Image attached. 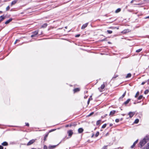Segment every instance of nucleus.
<instances>
[{
  "instance_id": "nucleus-40",
  "label": "nucleus",
  "mask_w": 149,
  "mask_h": 149,
  "mask_svg": "<svg viewBox=\"0 0 149 149\" xmlns=\"http://www.w3.org/2000/svg\"><path fill=\"white\" fill-rule=\"evenodd\" d=\"M35 35H34V34L32 35L31 36V38H33V37H35Z\"/></svg>"
},
{
  "instance_id": "nucleus-31",
  "label": "nucleus",
  "mask_w": 149,
  "mask_h": 149,
  "mask_svg": "<svg viewBox=\"0 0 149 149\" xmlns=\"http://www.w3.org/2000/svg\"><path fill=\"white\" fill-rule=\"evenodd\" d=\"M143 149H149L148 146H147L146 147H145Z\"/></svg>"
},
{
  "instance_id": "nucleus-41",
  "label": "nucleus",
  "mask_w": 149,
  "mask_h": 149,
  "mask_svg": "<svg viewBox=\"0 0 149 149\" xmlns=\"http://www.w3.org/2000/svg\"><path fill=\"white\" fill-rule=\"evenodd\" d=\"M35 35H34V34L32 35L31 36V38H33V37H35Z\"/></svg>"
},
{
  "instance_id": "nucleus-13",
  "label": "nucleus",
  "mask_w": 149,
  "mask_h": 149,
  "mask_svg": "<svg viewBox=\"0 0 149 149\" xmlns=\"http://www.w3.org/2000/svg\"><path fill=\"white\" fill-rule=\"evenodd\" d=\"M129 32V31L128 29H125L123 31L122 33H127L128 32Z\"/></svg>"
},
{
  "instance_id": "nucleus-11",
  "label": "nucleus",
  "mask_w": 149,
  "mask_h": 149,
  "mask_svg": "<svg viewBox=\"0 0 149 149\" xmlns=\"http://www.w3.org/2000/svg\"><path fill=\"white\" fill-rule=\"evenodd\" d=\"M116 111H115L113 110L111 111L110 113V115L113 116L114 114L116 112Z\"/></svg>"
},
{
  "instance_id": "nucleus-45",
  "label": "nucleus",
  "mask_w": 149,
  "mask_h": 149,
  "mask_svg": "<svg viewBox=\"0 0 149 149\" xmlns=\"http://www.w3.org/2000/svg\"><path fill=\"white\" fill-rule=\"evenodd\" d=\"M26 125L27 126H29V123H26Z\"/></svg>"
},
{
  "instance_id": "nucleus-26",
  "label": "nucleus",
  "mask_w": 149,
  "mask_h": 149,
  "mask_svg": "<svg viewBox=\"0 0 149 149\" xmlns=\"http://www.w3.org/2000/svg\"><path fill=\"white\" fill-rule=\"evenodd\" d=\"M143 97V96L142 95H140L138 98V99L139 100H141Z\"/></svg>"
},
{
  "instance_id": "nucleus-47",
  "label": "nucleus",
  "mask_w": 149,
  "mask_h": 149,
  "mask_svg": "<svg viewBox=\"0 0 149 149\" xmlns=\"http://www.w3.org/2000/svg\"><path fill=\"white\" fill-rule=\"evenodd\" d=\"M145 83V82H143L141 83V85H143Z\"/></svg>"
},
{
  "instance_id": "nucleus-18",
  "label": "nucleus",
  "mask_w": 149,
  "mask_h": 149,
  "mask_svg": "<svg viewBox=\"0 0 149 149\" xmlns=\"http://www.w3.org/2000/svg\"><path fill=\"white\" fill-rule=\"evenodd\" d=\"M121 11V9L120 8H118L115 11V13H117L119 12H120Z\"/></svg>"
},
{
  "instance_id": "nucleus-2",
  "label": "nucleus",
  "mask_w": 149,
  "mask_h": 149,
  "mask_svg": "<svg viewBox=\"0 0 149 149\" xmlns=\"http://www.w3.org/2000/svg\"><path fill=\"white\" fill-rule=\"evenodd\" d=\"M35 140L33 139L31 140H30L27 143V146H29L33 143L35 142Z\"/></svg>"
},
{
  "instance_id": "nucleus-14",
  "label": "nucleus",
  "mask_w": 149,
  "mask_h": 149,
  "mask_svg": "<svg viewBox=\"0 0 149 149\" xmlns=\"http://www.w3.org/2000/svg\"><path fill=\"white\" fill-rule=\"evenodd\" d=\"M17 0H15L11 2V6H12V5L15 4L17 2Z\"/></svg>"
},
{
  "instance_id": "nucleus-8",
  "label": "nucleus",
  "mask_w": 149,
  "mask_h": 149,
  "mask_svg": "<svg viewBox=\"0 0 149 149\" xmlns=\"http://www.w3.org/2000/svg\"><path fill=\"white\" fill-rule=\"evenodd\" d=\"M84 131V130L82 128H79L78 129V132L79 133H81Z\"/></svg>"
},
{
  "instance_id": "nucleus-34",
  "label": "nucleus",
  "mask_w": 149,
  "mask_h": 149,
  "mask_svg": "<svg viewBox=\"0 0 149 149\" xmlns=\"http://www.w3.org/2000/svg\"><path fill=\"white\" fill-rule=\"evenodd\" d=\"M47 146L45 145L44 146L43 149H47Z\"/></svg>"
},
{
  "instance_id": "nucleus-36",
  "label": "nucleus",
  "mask_w": 149,
  "mask_h": 149,
  "mask_svg": "<svg viewBox=\"0 0 149 149\" xmlns=\"http://www.w3.org/2000/svg\"><path fill=\"white\" fill-rule=\"evenodd\" d=\"M119 121V119H116V120H115L116 122L117 123Z\"/></svg>"
},
{
  "instance_id": "nucleus-17",
  "label": "nucleus",
  "mask_w": 149,
  "mask_h": 149,
  "mask_svg": "<svg viewBox=\"0 0 149 149\" xmlns=\"http://www.w3.org/2000/svg\"><path fill=\"white\" fill-rule=\"evenodd\" d=\"M130 100V99H128L126 101L124 102V104L125 105L127 104L129 102Z\"/></svg>"
},
{
  "instance_id": "nucleus-24",
  "label": "nucleus",
  "mask_w": 149,
  "mask_h": 149,
  "mask_svg": "<svg viewBox=\"0 0 149 149\" xmlns=\"http://www.w3.org/2000/svg\"><path fill=\"white\" fill-rule=\"evenodd\" d=\"M139 91H138L137 93H136L135 96V97H137V96L139 95Z\"/></svg>"
},
{
  "instance_id": "nucleus-15",
  "label": "nucleus",
  "mask_w": 149,
  "mask_h": 149,
  "mask_svg": "<svg viewBox=\"0 0 149 149\" xmlns=\"http://www.w3.org/2000/svg\"><path fill=\"white\" fill-rule=\"evenodd\" d=\"M48 135V133H47V134H46L45 135V136H44V141H46V139L47 138Z\"/></svg>"
},
{
  "instance_id": "nucleus-23",
  "label": "nucleus",
  "mask_w": 149,
  "mask_h": 149,
  "mask_svg": "<svg viewBox=\"0 0 149 149\" xmlns=\"http://www.w3.org/2000/svg\"><path fill=\"white\" fill-rule=\"evenodd\" d=\"M139 122V120L138 119H137L135 120L134 122V123H138Z\"/></svg>"
},
{
  "instance_id": "nucleus-30",
  "label": "nucleus",
  "mask_w": 149,
  "mask_h": 149,
  "mask_svg": "<svg viewBox=\"0 0 149 149\" xmlns=\"http://www.w3.org/2000/svg\"><path fill=\"white\" fill-rule=\"evenodd\" d=\"M148 90H146L145 91V92H144V93H145V94H147V93H148Z\"/></svg>"
},
{
  "instance_id": "nucleus-39",
  "label": "nucleus",
  "mask_w": 149,
  "mask_h": 149,
  "mask_svg": "<svg viewBox=\"0 0 149 149\" xmlns=\"http://www.w3.org/2000/svg\"><path fill=\"white\" fill-rule=\"evenodd\" d=\"M19 41V40H16L14 43V44H16V43L17 42V41Z\"/></svg>"
},
{
  "instance_id": "nucleus-22",
  "label": "nucleus",
  "mask_w": 149,
  "mask_h": 149,
  "mask_svg": "<svg viewBox=\"0 0 149 149\" xmlns=\"http://www.w3.org/2000/svg\"><path fill=\"white\" fill-rule=\"evenodd\" d=\"M33 33L36 36L38 33V31H35L33 32Z\"/></svg>"
},
{
  "instance_id": "nucleus-6",
  "label": "nucleus",
  "mask_w": 149,
  "mask_h": 149,
  "mask_svg": "<svg viewBox=\"0 0 149 149\" xmlns=\"http://www.w3.org/2000/svg\"><path fill=\"white\" fill-rule=\"evenodd\" d=\"M134 113L133 112H130L129 113L128 115H129L130 118H132L133 117L134 114Z\"/></svg>"
},
{
  "instance_id": "nucleus-35",
  "label": "nucleus",
  "mask_w": 149,
  "mask_h": 149,
  "mask_svg": "<svg viewBox=\"0 0 149 149\" xmlns=\"http://www.w3.org/2000/svg\"><path fill=\"white\" fill-rule=\"evenodd\" d=\"M10 9V7L9 6H7L6 8V10H8Z\"/></svg>"
},
{
  "instance_id": "nucleus-20",
  "label": "nucleus",
  "mask_w": 149,
  "mask_h": 149,
  "mask_svg": "<svg viewBox=\"0 0 149 149\" xmlns=\"http://www.w3.org/2000/svg\"><path fill=\"white\" fill-rule=\"evenodd\" d=\"M101 122V120H99L97 121L96 123V124L97 125H99Z\"/></svg>"
},
{
  "instance_id": "nucleus-9",
  "label": "nucleus",
  "mask_w": 149,
  "mask_h": 149,
  "mask_svg": "<svg viewBox=\"0 0 149 149\" xmlns=\"http://www.w3.org/2000/svg\"><path fill=\"white\" fill-rule=\"evenodd\" d=\"M5 18V17L3 16H1L0 17V23Z\"/></svg>"
},
{
  "instance_id": "nucleus-25",
  "label": "nucleus",
  "mask_w": 149,
  "mask_h": 149,
  "mask_svg": "<svg viewBox=\"0 0 149 149\" xmlns=\"http://www.w3.org/2000/svg\"><path fill=\"white\" fill-rule=\"evenodd\" d=\"M142 50V49H139L137 50L136 51V52L137 53L139 52H140Z\"/></svg>"
},
{
  "instance_id": "nucleus-48",
  "label": "nucleus",
  "mask_w": 149,
  "mask_h": 149,
  "mask_svg": "<svg viewBox=\"0 0 149 149\" xmlns=\"http://www.w3.org/2000/svg\"><path fill=\"white\" fill-rule=\"evenodd\" d=\"M105 40V39H103L102 40H100L101 41H104Z\"/></svg>"
},
{
  "instance_id": "nucleus-49",
  "label": "nucleus",
  "mask_w": 149,
  "mask_h": 149,
  "mask_svg": "<svg viewBox=\"0 0 149 149\" xmlns=\"http://www.w3.org/2000/svg\"><path fill=\"white\" fill-rule=\"evenodd\" d=\"M103 149H107V146H104L103 148Z\"/></svg>"
},
{
  "instance_id": "nucleus-43",
  "label": "nucleus",
  "mask_w": 149,
  "mask_h": 149,
  "mask_svg": "<svg viewBox=\"0 0 149 149\" xmlns=\"http://www.w3.org/2000/svg\"><path fill=\"white\" fill-rule=\"evenodd\" d=\"M124 97H123V95L120 97L119 99H122Z\"/></svg>"
},
{
  "instance_id": "nucleus-32",
  "label": "nucleus",
  "mask_w": 149,
  "mask_h": 149,
  "mask_svg": "<svg viewBox=\"0 0 149 149\" xmlns=\"http://www.w3.org/2000/svg\"><path fill=\"white\" fill-rule=\"evenodd\" d=\"M138 141V140H137L136 141H135L134 142V143L133 144L134 145H135L137 143Z\"/></svg>"
},
{
  "instance_id": "nucleus-21",
  "label": "nucleus",
  "mask_w": 149,
  "mask_h": 149,
  "mask_svg": "<svg viewBox=\"0 0 149 149\" xmlns=\"http://www.w3.org/2000/svg\"><path fill=\"white\" fill-rule=\"evenodd\" d=\"M131 74L130 73H128L126 76V78H129L131 77Z\"/></svg>"
},
{
  "instance_id": "nucleus-50",
  "label": "nucleus",
  "mask_w": 149,
  "mask_h": 149,
  "mask_svg": "<svg viewBox=\"0 0 149 149\" xmlns=\"http://www.w3.org/2000/svg\"><path fill=\"white\" fill-rule=\"evenodd\" d=\"M145 19H149V16L146 17Z\"/></svg>"
},
{
  "instance_id": "nucleus-5",
  "label": "nucleus",
  "mask_w": 149,
  "mask_h": 149,
  "mask_svg": "<svg viewBox=\"0 0 149 149\" xmlns=\"http://www.w3.org/2000/svg\"><path fill=\"white\" fill-rule=\"evenodd\" d=\"M56 145H53V146H52V145H49L48 146V148L49 149H53L54 148H55L56 147Z\"/></svg>"
},
{
  "instance_id": "nucleus-44",
  "label": "nucleus",
  "mask_w": 149,
  "mask_h": 149,
  "mask_svg": "<svg viewBox=\"0 0 149 149\" xmlns=\"http://www.w3.org/2000/svg\"><path fill=\"white\" fill-rule=\"evenodd\" d=\"M90 98H89L88 100V104L89 102H90Z\"/></svg>"
},
{
  "instance_id": "nucleus-19",
  "label": "nucleus",
  "mask_w": 149,
  "mask_h": 149,
  "mask_svg": "<svg viewBox=\"0 0 149 149\" xmlns=\"http://www.w3.org/2000/svg\"><path fill=\"white\" fill-rule=\"evenodd\" d=\"M47 26V24H44L43 25H42L41 27L42 28H45Z\"/></svg>"
},
{
  "instance_id": "nucleus-3",
  "label": "nucleus",
  "mask_w": 149,
  "mask_h": 149,
  "mask_svg": "<svg viewBox=\"0 0 149 149\" xmlns=\"http://www.w3.org/2000/svg\"><path fill=\"white\" fill-rule=\"evenodd\" d=\"M67 133L68 134V136L70 137L73 134V133L72 132V130H70L68 131Z\"/></svg>"
},
{
  "instance_id": "nucleus-1",
  "label": "nucleus",
  "mask_w": 149,
  "mask_h": 149,
  "mask_svg": "<svg viewBox=\"0 0 149 149\" xmlns=\"http://www.w3.org/2000/svg\"><path fill=\"white\" fill-rule=\"evenodd\" d=\"M146 143V139H143V140H141L140 143V144L141 146V147L143 146Z\"/></svg>"
},
{
  "instance_id": "nucleus-54",
  "label": "nucleus",
  "mask_w": 149,
  "mask_h": 149,
  "mask_svg": "<svg viewBox=\"0 0 149 149\" xmlns=\"http://www.w3.org/2000/svg\"><path fill=\"white\" fill-rule=\"evenodd\" d=\"M31 149H36V148H31Z\"/></svg>"
},
{
  "instance_id": "nucleus-56",
  "label": "nucleus",
  "mask_w": 149,
  "mask_h": 149,
  "mask_svg": "<svg viewBox=\"0 0 149 149\" xmlns=\"http://www.w3.org/2000/svg\"><path fill=\"white\" fill-rule=\"evenodd\" d=\"M108 43H109L110 44V42H108Z\"/></svg>"
},
{
  "instance_id": "nucleus-28",
  "label": "nucleus",
  "mask_w": 149,
  "mask_h": 149,
  "mask_svg": "<svg viewBox=\"0 0 149 149\" xmlns=\"http://www.w3.org/2000/svg\"><path fill=\"white\" fill-rule=\"evenodd\" d=\"M107 31L109 34H111L112 33V31L111 30H107Z\"/></svg>"
},
{
  "instance_id": "nucleus-46",
  "label": "nucleus",
  "mask_w": 149,
  "mask_h": 149,
  "mask_svg": "<svg viewBox=\"0 0 149 149\" xmlns=\"http://www.w3.org/2000/svg\"><path fill=\"white\" fill-rule=\"evenodd\" d=\"M134 146L135 145H134V144H133V145L131 146V148H133Z\"/></svg>"
},
{
  "instance_id": "nucleus-29",
  "label": "nucleus",
  "mask_w": 149,
  "mask_h": 149,
  "mask_svg": "<svg viewBox=\"0 0 149 149\" xmlns=\"http://www.w3.org/2000/svg\"><path fill=\"white\" fill-rule=\"evenodd\" d=\"M99 132H97L95 135V136L96 137H97L99 135Z\"/></svg>"
},
{
  "instance_id": "nucleus-38",
  "label": "nucleus",
  "mask_w": 149,
  "mask_h": 149,
  "mask_svg": "<svg viewBox=\"0 0 149 149\" xmlns=\"http://www.w3.org/2000/svg\"><path fill=\"white\" fill-rule=\"evenodd\" d=\"M80 36V34H77V35L76 36H75V37H79V36Z\"/></svg>"
},
{
  "instance_id": "nucleus-53",
  "label": "nucleus",
  "mask_w": 149,
  "mask_h": 149,
  "mask_svg": "<svg viewBox=\"0 0 149 149\" xmlns=\"http://www.w3.org/2000/svg\"><path fill=\"white\" fill-rule=\"evenodd\" d=\"M67 26L65 27V28L66 29H67Z\"/></svg>"
},
{
  "instance_id": "nucleus-37",
  "label": "nucleus",
  "mask_w": 149,
  "mask_h": 149,
  "mask_svg": "<svg viewBox=\"0 0 149 149\" xmlns=\"http://www.w3.org/2000/svg\"><path fill=\"white\" fill-rule=\"evenodd\" d=\"M126 93V91H125L123 94V97H124L125 96V94Z\"/></svg>"
},
{
  "instance_id": "nucleus-16",
  "label": "nucleus",
  "mask_w": 149,
  "mask_h": 149,
  "mask_svg": "<svg viewBox=\"0 0 149 149\" xmlns=\"http://www.w3.org/2000/svg\"><path fill=\"white\" fill-rule=\"evenodd\" d=\"M2 145L3 146H6L8 145V143L6 142H4L2 143Z\"/></svg>"
},
{
  "instance_id": "nucleus-27",
  "label": "nucleus",
  "mask_w": 149,
  "mask_h": 149,
  "mask_svg": "<svg viewBox=\"0 0 149 149\" xmlns=\"http://www.w3.org/2000/svg\"><path fill=\"white\" fill-rule=\"evenodd\" d=\"M106 125H107V124H104V125H103L102 126V128H105L106 126Z\"/></svg>"
},
{
  "instance_id": "nucleus-42",
  "label": "nucleus",
  "mask_w": 149,
  "mask_h": 149,
  "mask_svg": "<svg viewBox=\"0 0 149 149\" xmlns=\"http://www.w3.org/2000/svg\"><path fill=\"white\" fill-rule=\"evenodd\" d=\"M3 147L1 146H0V149H3Z\"/></svg>"
},
{
  "instance_id": "nucleus-55",
  "label": "nucleus",
  "mask_w": 149,
  "mask_h": 149,
  "mask_svg": "<svg viewBox=\"0 0 149 149\" xmlns=\"http://www.w3.org/2000/svg\"><path fill=\"white\" fill-rule=\"evenodd\" d=\"M2 11H0V13H2Z\"/></svg>"
},
{
  "instance_id": "nucleus-4",
  "label": "nucleus",
  "mask_w": 149,
  "mask_h": 149,
  "mask_svg": "<svg viewBox=\"0 0 149 149\" xmlns=\"http://www.w3.org/2000/svg\"><path fill=\"white\" fill-rule=\"evenodd\" d=\"M104 87H105V85H104V84H103L101 85V86L100 88H98V89L100 90V92H102V90H101L100 89H101V90H103V89H104Z\"/></svg>"
},
{
  "instance_id": "nucleus-51",
  "label": "nucleus",
  "mask_w": 149,
  "mask_h": 149,
  "mask_svg": "<svg viewBox=\"0 0 149 149\" xmlns=\"http://www.w3.org/2000/svg\"><path fill=\"white\" fill-rule=\"evenodd\" d=\"M110 125V126L111 127V126L113 125V124H110V125Z\"/></svg>"
},
{
  "instance_id": "nucleus-33",
  "label": "nucleus",
  "mask_w": 149,
  "mask_h": 149,
  "mask_svg": "<svg viewBox=\"0 0 149 149\" xmlns=\"http://www.w3.org/2000/svg\"><path fill=\"white\" fill-rule=\"evenodd\" d=\"M93 113H94V112H92L91 113H90L88 116H91L92 115Z\"/></svg>"
},
{
  "instance_id": "nucleus-10",
  "label": "nucleus",
  "mask_w": 149,
  "mask_h": 149,
  "mask_svg": "<svg viewBox=\"0 0 149 149\" xmlns=\"http://www.w3.org/2000/svg\"><path fill=\"white\" fill-rule=\"evenodd\" d=\"M12 20V18H10L8 20H7L5 22V24H8Z\"/></svg>"
},
{
  "instance_id": "nucleus-52",
  "label": "nucleus",
  "mask_w": 149,
  "mask_h": 149,
  "mask_svg": "<svg viewBox=\"0 0 149 149\" xmlns=\"http://www.w3.org/2000/svg\"><path fill=\"white\" fill-rule=\"evenodd\" d=\"M133 2V0H132L131 1V3H132Z\"/></svg>"
},
{
  "instance_id": "nucleus-12",
  "label": "nucleus",
  "mask_w": 149,
  "mask_h": 149,
  "mask_svg": "<svg viewBox=\"0 0 149 149\" xmlns=\"http://www.w3.org/2000/svg\"><path fill=\"white\" fill-rule=\"evenodd\" d=\"M80 91L79 88H75L74 89L73 91L74 93H76L77 92L79 91Z\"/></svg>"
},
{
  "instance_id": "nucleus-7",
  "label": "nucleus",
  "mask_w": 149,
  "mask_h": 149,
  "mask_svg": "<svg viewBox=\"0 0 149 149\" xmlns=\"http://www.w3.org/2000/svg\"><path fill=\"white\" fill-rule=\"evenodd\" d=\"M88 25V23H86L83 24L81 28V29H84L85 28H86L87 27Z\"/></svg>"
}]
</instances>
